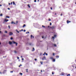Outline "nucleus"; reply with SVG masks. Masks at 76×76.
I'll use <instances>...</instances> for the list:
<instances>
[{
    "instance_id": "cd10ccee",
    "label": "nucleus",
    "mask_w": 76,
    "mask_h": 76,
    "mask_svg": "<svg viewBox=\"0 0 76 76\" xmlns=\"http://www.w3.org/2000/svg\"><path fill=\"white\" fill-rule=\"evenodd\" d=\"M20 66H22V65L20 64V65L19 66V67H20Z\"/></svg>"
},
{
    "instance_id": "39448f33",
    "label": "nucleus",
    "mask_w": 76,
    "mask_h": 76,
    "mask_svg": "<svg viewBox=\"0 0 76 76\" xmlns=\"http://www.w3.org/2000/svg\"><path fill=\"white\" fill-rule=\"evenodd\" d=\"M50 28H51L52 29H55V26H53L52 27H50Z\"/></svg>"
},
{
    "instance_id": "c85d7f7f",
    "label": "nucleus",
    "mask_w": 76,
    "mask_h": 76,
    "mask_svg": "<svg viewBox=\"0 0 76 76\" xmlns=\"http://www.w3.org/2000/svg\"><path fill=\"white\" fill-rule=\"evenodd\" d=\"M10 39H11V40H12V39H13V38H12V37H11V38H10Z\"/></svg>"
},
{
    "instance_id": "4c0bfd02",
    "label": "nucleus",
    "mask_w": 76,
    "mask_h": 76,
    "mask_svg": "<svg viewBox=\"0 0 76 76\" xmlns=\"http://www.w3.org/2000/svg\"><path fill=\"white\" fill-rule=\"evenodd\" d=\"M50 9H51V10H53V8H52V7H50Z\"/></svg>"
},
{
    "instance_id": "a878e982",
    "label": "nucleus",
    "mask_w": 76,
    "mask_h": 76,
    "mask_svg": "<svg viewBox=\"0 0 76 76\" xmlns=\"http://www.w3.org/2000/svg\"><path fill=\"white\" fill-rule=\"evenodd\" d=\"M20 75H22V73H20Z\"/></svg>"
},
{
    "instance_id": "3c124183",
    "label": "nucleus",
    "mask_w": 76,
    "mask_h": 76,
    "mask_svg": "<svg viewBox=\"0 0 76 76\" xmlns=\"http://www.w3.org/2000/svg\"><path fill=\"white\" fill-rule=\"evenodd\" d=\"M12 2L11 3V5H12Z\"/></svg>"
},
{
    "instance_id": "f257e3e1",
    "label": "nucleus",
    "mask_w": 76,
    "mask_h": 76,
    "mask_svg": "<svg viewBox=\"0 0 76 76\" xmlns=\"http://www.w3.org/2000/svg\"><path fill=\"white\" fill-rule=\"evenodd\" d=\"M50 59H51V60H53V62H55V61H56V59H54L53 58V57H50Z\"/></svg>"
},
{
    "instance_id": "e433bc0d",
    "label": "nucleus",
    "mask_w": 76,
    "mask_h": 76,
    "mask_svg": "<svg viewBox=\"0 0 76 76\" xmlns=\"http://www.w3.org/2000/svg\"><path fill=\"white\" fill-rule=\"evenodd\" d=\"M17 59H19V57H17Z\"/></svg>"
},
{
    "instance_id": "a19ab883",
    "label": "nucleus",
    "mask_w": 76,
    "mask_h": 76,
    "mask_svg": "<svg viewBox=\"0 0 76 76\" xmlns=\"http://www.w3.org/2000/svg\"><path fill=\"white\" fill-rule=\"evenodd\" d=\"M36 1H37V0H34V2H36Z\"/></svg>"
},
{
    "instance_id": "7ed1b4c3",
    "label": "nucleus",
    "mask_w": 76,
    "mask_h": 76,
    "mask_svg": "<svg viewBox=\"0 0 76 76\" xmlns=\"http://www.w3.org/2000/svg\"><path fill=\"white\" fill-rule=\"evenodd\" d=\"M46 59V58H45V56H44L42 58V60H45Z\"/></svg>"
},
{
    "instance_id": "de8ad7c7",
    "label": "nucleus",
    "mask_w": 76,
    "mask_h": 76,
    "mask_svg": "<svg viewBox=\"0 0 76 76\" xmlns=\"http://www.w3.org/2000/svg\"><path fill=\"white\" fill-rule=\"evenodd\" d=\"M41 72H42V70H41Z\"/></svg>"
},
{
    "instance_id": "c9c22d12",
    "label": "nucleus",
    "mask_w": 76,
    "mask_h": 76,
    "mask_svg": "<svg viewBox=\"0 0 76 76\" xmlns=\"http://www.w3.org/2000/svg\"><path fill=\"white\" fill-rule=\"evenodd\" d=\"M55 55V53H53V56H54Z\"/></svg>"
},
{
    "instance_id": "393cba45",
    "label": "nucleus",
    "mask_w": 76,
    "mask_h": 76,
    "mask_svg": "<svg viewBox=\"0 0 76 76\" xmlns=\"http://www.w3.org/2000/svg\"><path fill=\"white\" fill-rule=\"evenodd\" d=\"M70 76V74H69L68 75H67V76Z\"/></svg>"
},
{
    "instance_id": "9b49d317",
    "label": "nucleus",
    "mask_w": 76,
    "mask_h": 76,
    "mask_svg": "<svg viewBox=\"0 0 76 76\" xmlns=\"http://www.w3.org/2000/svg\"><path fill=\"white\" fill-rule=\"evenodd\" d=\"M26 72H27V73H28V69H26Z\"/></svg>"
},
{
    "instance_id": "7c9ffc66",
    "label": "nucleus",
    "mask_w": 76,
    "mask_h": 76,
    "mask_svg": "<svg viewBox=\"0 0 76 76\" xmlns=\"http://www.w3.org/2000/svg\"><path fill=\"white\" fill-rule=\"evenodd\" d=\"M29 32H26V34H29Z\"/></svg>"
},
{
    "instance_id": "a211bd4d",
    "label": "nucleus",
    "mask_w": 76,
    "mask_h": 76,
    "mask_svg": "<svg viewBox=\"0 0 76 76\" xmlns=\"http://www.w3.org/2000/svg\"><path fill=\"white\" fill-rule=\"evenodd\" d=\"M56 58H59V56H56Z\"/></svg>"
},
{
    "instance_id": "6e6d98bb",
    "label": "nucleus",
    "mask_w": 76,
    "mask_h": 76,
    "mask_svg": "<svg viewBox=\"0 0 76 76\" xmlns=\"http://www.w3.org/2000/svg\"><path fill=\"white\" fill-rule=\"evenodd\" d=\"M23 57L22 56H21V58H22Z\"/></svg>"
},
{
    "instance_id": "2eb2a0df",
    "label": "nucleus",
    "mask_w": 76,
    "mask_h": 76,
    "mask_svg": "<svg viewBox=\"0 0 76 76\" xmlns=\"http://www.w3.org/2000/svg\"><path fill=\"white\" fill-rule=\"evenodd\" d=\"M25 26H26V25L25 24H24L23 27V28H24V27H25Z\"/></svg>"
},
{
    "instance_id": "f704fd0d",
    "label": "nucleus",
    "mask_w": 76,
    "mask_h": 76,
    "mask_svg": "<svg viewBox=\"0 0 76 76\" xmlns=\"http://www.w3.org/2000/svg\"><path fill=\"white\" fill-rule=\"evenodd\" d=\"M52 38L53 39H54V37H52Z\"/></svg>"
},
{
    "instance_id": "13d9d810",
    "label": "nucleus",
    "mask_w": 76,
    "mask_h": 76,
    "mask_svg": "<svg viewBox=\"0 0 76 76\" xmlns=\"http://www.w3.org/2000/svg\"><path fill=\"white\" fill-rule=\"evenodd\" d=\"M1 33V31H0V33Z\"/></svg>"
},
{
    "instance_id": "b1692460",
    "label": "nucleus",
    "mask_w": 76,
    "mask_h": 76,
    "mask_svg": "<svg viewBox=\"0 0 76 76\" xmlns=\"http://www.w3.org/2000/svg\"><path fill=\"white\" fill-rule=\"evenodd\" d=\"M57 37V35H54V37Z\"/></svg>"
},
{
    "instance_id": "c756f323",
    "label": "nucleus",
    "mask_w": 76,
    "mask_h": 76,
    "mask_svg": "<svg viewBox=\"0 0 76 76\" xmlns=\"http://www.w3.org/2000/svg\"><path fill=\"white\" fill-rule=\"evenodd\" d=\"M14 52H15V53H17V52H16V51L15 50L14 51Z\"/></svg>"
},
{
    "instance_id": "f8f14e48",
    "label": "nucleus",
    "mask_w": 76,
    "mask_h": 76,
    "mask_svg": "<svg viewBox=\"0 0 76 76\" xmlns=\"http://www.w3.org/2000/svg\"><path fill=\"white\" fill-rule=\"evenodd\" d=\"M35 51V49L34 48H33V50H32V51Z\"/></svg>"
},
{
    "instance_id": "ddd939ff",
    "label": "nucleus",
    "mask_w": 76,
    "mask_h": 76,
    "mask_svg": "<svg viewBox=\"0 0 76 76\" xmlns=\"http://www.w3.org/2000/svg\"><path fill=\"white\" fill-rule=\"evenodd\" d=\"M61 75L64 76V73H62Z\"/></svg>"
},
{
    "instance_id": "09e8293b",
    "label": "nucleus",
    "mask_w": 76,
    "mask_h": 76,
    "mask_svg": "<svg viewBox=\"0 0 76 76\" xmlns=\"http://www.w3.org/2000/svg\"><path fill=\"white\" fill-rule=\"evenodd\" d=\"M49 20V21H50V20H51V19H49V20Z\"/></svg>"
},
{
    "instance_id": "6ab92c4d",
    "label": "nucleus",
    "mask_w": 76,
    "mask_h": 76,
    "mask_svg": "<svg viewBox=\"0 0 76 76\" xmlns=\"http://www.w3.org/2000/svg\"><path fill=\"white\" fill-rule=\"evenodd\" d=\"M28 7L29 8H30V7H31V6H29V5L28 4Z\"/></svg>"
},
{
    "instance_id": "1a4fd4ad",
    "label": "nucleus",
    "mask_w": 76,
    "mask_h": 76,
    "mask_svg": "<svg viewBox=\"0 0 76 76\" xmlns=\"http://www.w3.org/2000/svg\"><path fill=\"white\" fill-rule=\"evenodd\" d=\"M4 21L5 22H7V21H9V20H7V19H5L4 20Z\"/></svg>"
},
{
    "instance_id": "37998d69",
    "label": "nucleus",
    "mask_w": 76,
    "mask_h": 76,
    "mask_svg": "<svg viewBox=\"0 0 76 76\" xmlns=\"http://www.w3.org/2000/svg\"><path fill=\"white\" fill-rule=\"evenodd\" d=\"M42 38H44V36H42Z\"/></svg>"
},
{
    "instance_id": "dca6fc26",
    "label": "nucleus",
    "mask_w": 76,
    "mask_h": 76,
    "mask_svg": "<svg viewBox=\"0 0 76 76\" xmlns=\"http://www.w3.org/2000/svg\"><path fill=\"white\" fill-rule=\"evenodd\" d=\"M16 32H18V33H19V31H18V30L16 29Z\"/></svg>"
},
{
    "instance_id": "338daca9",
    "label": "nucleus",
    "mask_w": 76,
    "mask_h": 76,
    "mask_svg": "<svg viewBox=\"0 0 76 76\" xmlns=\"http://www.w3.org/2000/svg\"><path fill=\"white\" fill-rule=\"evenodd\" d=\"M20 31H21V30H20Z\"/></svg>"
},
{
    "instance_id": "f03ea898",
    "label": "nucleus",
    "mask_w": 76,
    "mask_h": 76,
    "mask_svg": "<svg viewBox=\"0 0 76 76\" xmlns=\"http://www.w3.org/2000/svg\"><path fill=\"white\" fill-rule=\"evenodd\" d=\"M12 42L13 44H16V46H17V45H18V43H16V42H14V41H12Z\"/></svg>"
},
{
    "instance_id": "5701e85b",
    "label": "nucleus",
    "mask_w": 76,
    "mask_h": 76,
    "mask_svg": "<svg viewBox=\"0 0 76 76\" xmlns=\"http://www.w3.org/2000/svg\"><path fill=\"white\" fill-rule=\"evenodd\" d=\"M42 27H43V28H45V26H42Z\"/></svg>"
},
{
    "instance_id": "49530a36",
    "label": "nucleus",
    "mask_w": 76,
    "mask_h": 76,
    "mask_svg": "<svg viewBox=\"0 0 76 76\" xmlns=\"http://www.w3.org/2000/svg\"><path fill=\"white\" fill-rule=\"evenodd\" d=\"M63 15V14H61V16H62Z\"/></svg>"
},
{
    "instance_id": "c03bdc74",
    "label": "nucleus",
    "mask_w": 76,
    "mask_h": 76,
    "mask_svg": "<svg viewBox=\"0 0 76 76\" xmlns=\"http://www.w3.org/2000/svg\"><path fill=\"white\" fill-rule=\"evenodd\" d=\"M23 31L24 32H25V31H26V30H24Z\"/></svg>"
},
{
    "instance_id": "4468645a",
    "label": "nucleus",
    "mask_w": 76,
    "mask_h": 76,
    "mask_svg": "<svg viewBox=\"0 0 76 76\" xmlns=\"http://www.w3.org/2000/svg\"><path fill=\"white\" fill-rule=\"evenodd\" d=\"M54 47H57V45L56 44H54Z\"/></svg>"
},
{
    "instance_id": "0eeeda50",
    "label": "nucleus",
    "mask_w": 76,
    "mask_h": 76,
    "mask_svg": "<svg viewBox=\"0 0 76 76\" xmlns=\"http://www.w3.org/2000/svg\"><path fill=\"white\" fill-rule=\"evenodd\" d=\"M9 43L10 45H11V44H12V42H11V41H9Z\"/></svg>"
},
{
    "instance_id": "6e6552de",
    "label": "nucleus",
    "mask_w": 76,
    "mask_h": 76,
    "mask_svg": "<svg viewBox=\"0 0 76 76\" xmlns=\"http://www.w3.org/2000/svg\"><path fill=\"white\" fill-rule=\"evenodd\" d=\"M66 22H67V23H69L71 22V21H69V20H67Z\"/></svg>"
},
{
    "instance_id": "2f4dec72",
    "label": "nucleus",
    "mask_w": 76,
    "mask_h": 76,
    "mask_svg": "<svg viewBox=\"0 0 76 76\" xmlns=\"http://www.w3.org/2000/svg\"><path fill=\"white\" fill-rule=\"evenodd\" d=\"M34 60L35 61H37V59L36 58H35V59H34Z\"/></svg>"
},
{
    "instance_id": "0e129e2a",
    "label": "nucleus",
    "mask_w": 76,
    "mask_h": 76,
    "mask_svg": "<svg viewBox=\"0 0 76 76\" xmlns=\"http://www.w3.org/2000/svg\"><path fill=\"white\" fill-rule=\"evenodd\" d=\"M0 74L1 73V72H0Z\"/></svg>"
},
{
    "instance_id": "58836bf2",
    "label": "nucleus",
    "mask_w": 76,
    "mask_h": 76,
    "mask_svg": "<svg viewBox=\"0 0 76 76\" xmlns=\"http://www.w3.org/2000/svg\"><path fill=\"white\" fill-rule=\"evenodd\" d=\"M52 24L51 23H50V25H51Z\"/></svg>"
},
{
    "instance_id": "e2e57ef3",
    "label": "nucleus",
    "mask_w": 76,
    "mask_h": 76,
    "mask_svg": "<svg viewBox=\"0 0 76 76\" xmlns=\"http://www.w3.org/2000/svg\"><path fill=\"white\" fill-rule=\"evenodd\" d=\"M39 1V0H38L37 1Z\"/></svg>"
},
{
    "instance_id": "473e14b6",
    "label": "nucleus",
    "mask_w": 76,
    "mask_h": 76,
    "mask_svg": "<svg viewBox=\"0 0 76 76\" xmlns=\"http://www.w3.org/2000/svg\"><path fill=\"white\" fill-rule=\"evenodd\" d=\"M8 28L9 29H10V26H8Z\"/></svg>"
},
{
    "instance_id": "bb28decb",
    "label": "nucleus",
    "mask_w": 76,
    "mask_h": 76,
    "mask_svg": "<svg viewBox=\"0 0 76 76\" xmlns=\"http://www.w3.org/2000/svg\"><path fill=\"white\" fill-rule=\"evenodd\" d=\"M6 18H10V17L9 16H7L6 17Z\"/></svg>"
},
{
    "instance_id": "052dcab7",
    "label": "nucleus",
    "mask_w": 76,
    "mask_h": 76,
    "mask_svg": "<svg viewBox=\"0 0 76 76\" xmlns=\"http://www.w3.org/2000/svg\"><path fill=\"white\" fill-rule=\"evenodd\" d=\"M48 28H50V26H48Z\"/></svg>"
},
{
    "instance_id": "bf43d9fd",
    "label": "nucleus",
    "mask_w": 76,
    "mask_h": 76,
    "mask_svg": "<svg viewBox=\"0 0 76 76\" xmlns=\"http://www.w3.org/2000/svg\"><path fill=\"white\" fill-rule=\"evenodd\" d=\"M2 6V5L0 4V6Z\"/></svg>"
},
{
    "instance_id": "864d4df0",
    "label": "nucleus",
    "mask_w": 76,
    "mask_h": 76,
    "mask_svg": "<svg viewBox=\"0 0 76 76\" xmlns=\"http://www.w3.org/2000/svg\"><path fill=\"white\" fill-rule=\"evenodd\" d=\"M8 10H10V8H8Z\"/></svg>"
},
{
    "instance_id": "aec40b11",
    "label": "nucleus",
    "mask_w": 76,
    "mask_h": 76,
    "mask_svg": "<svg viewBox=\"0 0 76 76\" xmlns=\"http://www.w3.org/2000/svg\"><path fill=\"white\" fill-rule=\"evenodd\" d=\"M4 33L5 34L7 33V31H5V32H4Z\"/></svg>"
},
{
    "instance_id": "412c9836",
    "label": "nucleus",
    "mask_w": 76,
    "mask_h": 76,
    "mask_svg": "<svg viewBox=\"0 0 76 76\" xmlns=\"http://www.w3.org/2000/svg\"><path fill=\"white\" fill-rule=\"evenodd\" d=\"M3 16V14H1L0 15V16Z\"/></svg>"
},
{
    "instance_id": "603ef678",
    "label": "nucleus",
    "mask_w": 76,
    "mask_h": 76,
    "mask_svg": "<svg viewBox=\"0 0 76 76\" xmlns=\"http://www.w3.org/2000/svg\"><path fill=\"white\" fill-rule=\"evenodd\" d=\"M22 60H24L23 58H22Z\"/></svg>"
},
{
    "instance_id": "f3484780",
    "label": "nucleus",
    "mask_w": 76,
    "mask_h": 76,
    "mask_svg": "<svg viewBox=\"0 0 76 76\" xmlns=\"http://www.w3.org/2000/svg\"><path fill=\"white\" fill-rule=\"evenodd\" d=\"M40 63L41 64H42L43 63V62L41 61Z\"/></svg>"
},
{
    "instance_id": "72a5a7b5",
    "label": "nucleus",
    "mask_w": 76,
    "mask_h": 76,
    "mask_svg": "<svg viewBox=\"0 0 76 76\" xmlns=\"http://www.w3.org/2000/svg\"><path fill=\"white\" fill-rule=\"evenodd\" d=\"M13 4H14V5L15 4V2H13Z\"/></svg>"
},
{
    "instance_id": "423d86ee",
    "label": "nucleus",
    "mask_w": 76,
    "mask_h": 76,
    "mask_svg": "<svg viewBox=\"0 0 76 76\" xmlns=\"http://www.w3.org/2000/svg\"><path fill=\"white\" fill-rule=\"evenodd\" d=\"M45 54H46V56H47V55H48V54L46 53L45 52L43 54V56H44Z\"/></svg>"
},
{
    "instance_id": "8fccbe9b",
    "label": "nucleus",
    "mask_w": 76,
    "mask_h": 76,
    "mask_svg": "<svg viewBox=\"0 0 76 76\" xmlns=\"http://www.w3.org/2000/svg\"><path fill=\"white\" fill-rule=\"evenodd\" d=\"M13 24H14L15 25L16 24V23H13Z\"/></svg>"
},
{
    "instance_id": "5fc2aeb1",
    "label": "nucleus",
    "mask_w": 76,
    "mask_h": 76,
    "mask_svg": "<svg viewBox=\"0 0 76 76\" xmlns=\"http://www.w3.org/2000/svg\"><path fill=\"white\" fill-rule=\"evenodd\" d=\"M9 5H10V3H9Z\"/></svg>"
},
{
    "instance_id": "4d7b16f0",
    "label": "nucleus",
    "mask_w": 76,
    "mask_h": 76,
    "mask_svg": "<svg viewBox=\"0 0 76 76\" xmlns=\"http://www.w3.org/2000/svg\"><path fill=\"white\" fill-rule=\"evenodd\" d=\"M57 15V14H56V13L55 14V15Z\"/></svg>"
},
{
    "instance_id": "4be33fe9",
    "label": "nucleus",
    "mask_w": 76,
    "mask_h": 76,
    "mask_svg": "<svg viewBox=\"0 0 76 76\" xmlns=\"http://www.w3.org/2000/svg\"><path fill=\"white\" fill-rule=\"evenodd\" d=\"M14 23V22H13V21H12V22H11V24H13Z\"/></svg>"
},
{
    "instance_id": "a18cd8bd",
    "label": "nucleus",
    "mask_w": 76,
    "mask_h": 76,
    "mask_svg": "<svg viewBox=\"0 0 76 76\" xmlns=\"http://www.w3.org/2000/svg\"><path fill=\"white\" fill-rule=\"evenodd\" d=\"M13 71L10 72V73H13Z\"/></svg>"
},
{
    "instance_id": "774afa93",
    "label": "nucleus",
    "mask_w": 76,
    "mask_h": 76,
    "mask_svg": "<svg viewBox=\"0 0 76 76\" xmlns=\"http://www.w3.org/2000/svg\"><path fill=\"white\" fill-rule=\"evenodd\" d=\"M0 44H1V43H0Z\"/></svg>"
},
{
    "instance_id": "20e7f679",
    "label": "nucleus",
    "mask_w": 76,
    "mask_h": 76,
    "mask_svg": "<svg viewBox=\"0 0 76 76\" xmlns=\"http://www.w3.org/2000/svg\"><path fill=\"white\" fill-rule=\"evenodd\" d=\"M9 35H13V33L11 32H10L9 33Z\"/></svg>"
},
{
    "instance_id": "680f3d73",
    "label": "nucleus",
    "mask_w": 76,
    "mask_h": 76,
    "mask_svg": "<svg viewBox=\"0 0 76 76\" xmlns=\"http://www.w3.org/2000/svg\"><path fill=\"white\" fill-rule=\"evenodd\" d=\"M22 31H23V29L21 30Z\"/></svg>"
},
{
    "instance_id": "79ce46f5",
    "label": "nucleus",
    "mask_w": 76,
    "mask_h": 76,
    "mask_svg": "<svg viewBox=\"0 0 76 76\" xmlns=\"http://www.w3.org/2000/svg\"><path fill=\"white\" fill-rule=\"evenodd\" d=\"M16 23H18V21H16Z\"/></svg>"
},
{
    "instance_id": "ea45409f",
    "label": "nucleus",
    "mask_w": 76,
    "mask_h": 76,
    "mask_svg": "<svg viewBox=\"0 0 76 76\" xmlns=\"http://www.w3.org/2000/svg\"><path fill=\"white\" fill-rule=\"evenodd\" d=\"M52 75H54V72H52Z\"/></svg>"
},
{
    "instance_id": "69168bd1",
    "label": "nucleus",
    "mask_w": 76,
    "mask_h": 76,
    "mask_svg": "<svg viewBox=\"0 0 76 76\" xmlns=\"http://www.w3.org/2000/svg\"><path fill=\"white\" fill-rule=\"evenodd\" d=\"M75 68L76 69V66L75 67Z\"/></svg>"
},
{
    "instance_id": "9d476101",
    "label": "nucleus",
    "mask_w": 76,
    "mask_h": 76,
    "mask_svg": "<svg viewBox=\"0 0 76 76\" xmlns=\"http://www.w3.org/2000/svg\"><path fill=\"white\" fill-rule=\"evenodd\" d=\"M31 38H34V37L33 36H32V35H31Z\"/></svg>"
}]
</instances>
